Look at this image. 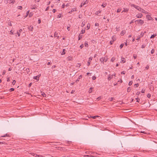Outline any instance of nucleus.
Here are the masks:
<instances>
[{"label": "nucleus", "mask_w": 157, "mask_h": 157, "mask_svg": "<svg viewBox=\"0 0 157 157\" xmlns=\"http://www.w3.org/2000/svg\"><path fill=\"white\" fill-rule=\"evenodd\" d=\"M130 5L131 7H132V9H133L135 8L138 10H140H140H141V8H140V7L138 6L135 5L134 4H131Z\"/></svg>", "instance_id": "nucleus-1"}, {"label": "nucleus", "mask_w": 157, "mask_h": 157, "mask_svg": "<svg viewBox=\"0 0 157 157\" xmlns=\"http://www.w3.org/2000/svg\"><path fill=\"white\" fill-rule=\"evenodd\" d=\"M137 21H139V23L141 25H142L144 23V21L143 20H142L140 19L139 20H136L135 22Z\"/></svg>", "instance_id": "nucleus-2"}, {"label": "nucleus", "mask_w": 157, "mask_h": 157, "mask_svg": "<svg viewBox=\"0 0 157 157\" xmlns=\"http://www.w3.org/2000/svg\"><path fill=\"white\" fill-rule=\"evenodd\" d=\"M93 59V57H90L89 58V60L88 61L87 63H88V66H89L90 65V61L92 60Z\"/></svg>", "instance_id": "nucleus-3"}, {"label": "nucleus", "mask_w": 157, "mask_h": 157, "mask_svg": "<svg viewBox=\"0 0 157 157\" xmlns=\"http://www.w3.org/2000/svg\"><path fill=\"white\" fill-rule=\"evenodd\" d=\"M67 59L68 61H72L73 60V58L72 56H69L67 57Z\"/></svg>", "instance_id": "nucleus-4"}, {"label": "nucleus", "mask_w": 157, "mask_h": 157, "mask_svg": "<svg viewBox=\"0 0 157 157\" xmlns=\"http://www.w3.org/2000/svg\"><path fill=\"white\" fill-rule=\"evenodd\" d=\"M15 2V0H8L7 1V3H9L10 4L12 3V4H13L14 2Z\"/></svg>", "instance_id": "nucleus-5"}, {"label": "nucleus", "mask_w": 157, "mask_h": 157, "mask_svg": "<svg viewBox=\"0 0 157 157\" xmlns=\"http://www.w3.org/2000/svg\"><path fill=\"white\" fill-rule=\"evenodd\" d=\"M31 154L33 155V156H35V157H42L43 156L41 155H38L37 154H35L34 153H31Z\"/></svg>", "instance_id": "nucleus-6"}, {"label": "nucleus", "mask_w": 157, "mask_h": 157, "mask_svg": "<svg viewBox=\"0 0 157 157\" xmlns=\"http://www.w3.org/2000/svg\"><path fill=\"white\" fill-rule=\"evenodd\" d=\"M69 6V4L68 3H64L63 4V5H62V7L63 8H64L65 7V6L67 7Z\"/></svg>", "instance_id": "nucleus-7"}, {"label": "nucleus", "mask_w": 157, "mask_h": 157, "mask_svg": "<svg viewBox=\"0 0 157 157\" xmlns=\"http://www.w3.org/2000/svg\"><path fill=\"white\" fill-rule=\"evenodd\" d=\"M142 14L141 13H139L136 16L138 18H140L142 17Z\"/></svg>", "instance_id": "nucleus-8"}, {"label": "nucleus", "mask_w": 157, "mask_h": 157, "mask_svg": "<svg viewBox=\"0 0 157 157\" xmlns=\"http://www.w3.org/2000/svg\"><path fill=\"white\" fill-rule=\"evenodd\" d=\"M22 31V29H19V31H17V34L19 36H20V33Z\"/></svg>", "instance_id": "nucleus-9"}, {"label": "nucleus", "mask_w": 157, "mask_h": 157, "mask_svg": "<svg viewBox=\"0 0 157 157\" xmlns=\"http://www.w3.org/2000/svg\"><path fill=\"white\" fill-rule=\"evenodd\" d=\"M88 2L87 0H85L83 3H82L81 4V6H83L85 4H87L88 3Z\"/></svg>", "instance_id": "nucleus-10"}, {"label": "nucleus", "mask_w": 157, "mask_h": 157, "mask_svg": "<svg viewBox=\"0 0 157 157\" xmlns=\"http://www.w3.org/2000/svg\"><path fill=\"white\" fill-rule=\"evenodd\" d=\"M146 17L149 20H151L152 19L151 17L149 15H146Z\"/></svg>", "instance_id": "nucleus-11"}, {"label": "nucleus", "mask_w": 157, "mask_h": 157, "mask_svg": "<svg viewBox=\"0 0 157 157\" xmlns=\"http://www.w3.org/2000/svg\"><path fill=\"white\" fill-rule=\"evenodd\" d=\"M113 77V75H109L108 76V79L109 80H110L112 79Z\"/></svg>", "instance_id": "nucleus-12"}, {"label": "nucleus", "mask_w": 157, "mask_h": 157, "mask_svg": "<svg viewBox=\"0 0 157 157\" xmlns=\"http://www.w3.org/2000/svg\"><path fill=\"white\" fill-rule=\"evenodd\" d=\"M54 36L55 37H57V38H59V36L58 35V33L56 32L55 33Z\"/></svg>", "instance_id": "nucleus-13"}, {"label": "nucleus", "mask_w": 157, "mask_h": 157, "mask_svg": "<svg viewBox=\"0 0 157 157\" xmlns=\"http://www.w3.org/2000/svg\"><path fill=\"white\" fill-rule=\"evenodd\" d=\"M40 76H39V75L36 76H34L33 78V79H36V80H39V78L40 76Z\"/></svg>", "instance_id": "nucleus-14"}, {"label": "nucleus", "mask_w": 157, "mask_h": 157, "mask_svg": "<svg viewBox=\"0 0 157 157\" xmlns=\"http://www.w3.org/2000/svg\"><path fill=\"white\" fill-rule=\"evenodd\" d=\"M125 62V60L124 59V58L122 57L121 59V63H124Z\"/></svg>", "instance_id": "nucleus-15"}, {"label": "nucleus", "mask_w": 157, "mask_h": 157, "mask_svg": "<svg viewBox=\"0 0 157 157\" xmlns=\"http://www.w3.org/2000/svg\"><path fill=\"white\" fill-rule=\"evenodd\" d=\"M82 78V75H80L78 77V79L76 80V82L77 83L79 81V79Z\"/></svg>", "instance_id": "nucleus-16"}, {"label": "nucleus", "mask_w": 157, "mask_h": 157, "mask_svg": "<svg viewBox=\"0 0 157 157\" xmlns=\"http://www.w3.org/2000/svg\"><path fill=\"white\" fill-rule=\"evenodd\" d=\"M99 117L98 116H90V117H89V118H92L94 119H95L96 118V117Z\"/></svg>", "instance_id": "nucleus-17"}, {"label": "nucleus", "mask_w": 157, "mask_h": 157, "mask_svg": "<svg viewBox=\"0 0 157 157\" xmlns=\"http://www.w3.org/2000/svg\"><path fill=\"white\" fill-rule=\"evenodd\" d=\"M65 49H63V51L61 53V55H64L65 54Z\"/></svg>", "instance_id": "nucleus-18"}, {"label": "nucleus", "mask_w": 157, "mask_h": 157, "mask_svg": "<svg viewBox=\"0 0 157 157\" xmlns=\"http://www.w3.org/2000/svg\"><path fill=\"white\" fill-rule=\"evenodd\" d=\"M100 61L101 63H104V58H101L100 59Z\"/></svg>", "instance_id": "nucleus-19"}, {"label": "nucleus", "mask_w": 157, "mask_h": 157, "mask_svg": "<svg viewBox=\"0 0 157 157\" xmlns=\"http://www.w3.org/2000/svg\"><path fill=\"white\" fill-rule=\"evenodd\" d=\"M156 36V34H153V35H152L150 37V38H154L155 36Z\"/></svg>", "instance_id": "nucleus-20"}, {"label": "nucleus", "mask_w": 157, "mask_h": 157, "mask_svg": "<svg viewBox=\"0 0 157 157\" xmlns=\"http://www.w3.org/2000/svg\"><path fill=\"white\" fill-rule=\"evenodd\" d=\"M84 45H85V47H88V43H87V42H85V43H84Z\"/></svg>", "instance_id": "nucleus-21"}, {"label": "nucleus", "mask_w": 157, "mask_h": 157, "mask_svg": "<svg viewBox=\"0 0 157 157\" xmlns=\"http://www.w3.org/2000/svg\"><path fill=\"white\" fill-rule=\"evenodd\" d=\"M92 89H93V88H92V87L90 88V89L89 90V93H90L92 92Z\"/></svg>", "instance_id": "nucleus-22"}, {"label": "nucleus", "mask_w": 157, "mask_h": 157, "mask_svg": "<svg viewBox=\"0 0 157 157\" xmlns=\"http://www.w3.org/2000/svg\"><path fill=\"white\" fill-rule=\"evenodd\" d=\"M6 136L9 137L10 136L7 134H6L5 135L1 136L2 137H5Z\"/></svg>", "instance_id": "nucleus-23"}, {"label": "nucleus", "mask_w": 157, "mask_h": 157, "mask_svg": "<svg viewBox=\"0 0 157 157\" xmlns=\"http://www.w3.org/2000/svg\"><path fill=\"white\" fill-rule=\"evenodd\" d=\"M131 90V87H128L127 88V92H130V91Z\"/></svg>", "instance_id": "nucleus-24"}, {"label": "nucleus", "mask_w": 157, "mask_h": 157, "mask_svg": "<svg viewBox=\"0 0 157 157\" xmlns=\"http://www.w3.org/2000/svg\"><path fill=\"white\" fill-rule=\"evenodd\" d=\"M29 29L30 30H32L33 29V26H30L29 27Z\"/></svg>", "instance_id": "nucleus-25"}, {"label": "nucleus", "mask_w": 157, "mask_h": 157, "mask_svg": "<svg viewBox=\"0 0 157 157\" xmlns=\"http://www.w3.org/2000/svg\"><path fill=\"white\" fill-rule=\"evenodd\" d=\"M115 58L113 57L111 59V61L112 62H113L114 61V60H115Z\"/></svg>", "instance_id": "nucleus-26"}, {"label": "nucleus", "mask_w": 157, "mask_h": 157, "mask_svg": "<svg viewBox=\"0 0 157 157\" xmlns=\"http://www.w3.org/2000/svg\"><path fill=\"white\" fill-rule=\"evenodd\" d=\"M112 39L113 40V41H114L115 40H116V39L115 38V36H112Z\"/></svg>", "instance_id": "nucleus-27"}, {"label": "nucleus", "mask_w": 157, "mask_h": 157, "mask_svg": "<svg viewBox=\"0 0 157 157\" xmlns=\"http://www.w3.org/2000/svg\"><path fill=\"white\" fill-rule=\"evenodd\" d=\"M82 38V36L80 35V34H79L78 36V40H80Z\"/></svg>", "instance_id": "nucleus-28"}, {"label": "nucleus", "mask_w": 157, "mask_h": 157, "mask_svg": "<svg viewBox=\"0 0 157 157\" xmlns=\"http://www.w3.org/2000/svg\"><path fill=\"white\" fill-rule=\"evenodd\" d=\"M100 10H98L97 12H96V14H97L98 15H99V13H100Z\"/></svg>", "instance_id": "nucleus-29"}, {"label": "nucleus", "mask_w": 157, "mask_h": 157, "mask_svg": "<svg viewBox=\"0 0 157 157\" xmlns=\"http://www.w3.org/2000/svg\"><path fill=\"white\" fill-rule=\"evenodd\" d=\"M90 25L89 24H87V29H89L90 28Z\"/></svg>", "instance_id": "nucleus-30"}, {"label": "nucleus", "mask_w": 157, "mask_h": 157, "mask_svg": "<svg viewBox=\"0 0 157 157\" xmlns=\"http://www.w3.org/2000/svg\"><path fill=\"white\" fill-rule=\"evenodd\" d=\"M41 95L44 97H45L46 96V94L44 92L42 93Z\"/></svg>", "instance_id": "nucleus-31"}, {"label": "nucleus", "mask_w": 157, "mask_h": 157, "mask_svg": "<svg viewBox=\"0 0 157 157\" xmlns=\"http://www.w3.org/2000/svg\"><path fill=\"white\" fill-rule=\"evenodd\" d=\"M22 7L21 6H18L17 9L19 10H21L22 9Z\"/></svg>", "instance_id": "nucleus-32"}, {"label": "nucleus", "mask_w": 157, "mask_h": 157, "mask_svg": "<svg viewBox=\"0 0 157 157\" xmlns=\"http://www.w3.org/2000/svg\"><path fill=\"white\" fill-rule=\"evenodd\" d=\"M33 16V13H30L29 15V17H31Z\"/></svg>", "instance_id": "nucleus-33"}, {"label": "nucleus", "mask_w": 157, "mask_h": 157, "mask_svg": "<svg viewBox=\"0 0 157 157\" xmlns=\"http://www.w3.org/2000/svg\"><path fill=\"white\" fill-rule=\"evenodd\" d=\"M149 66L148 65H147L146 67H145V69L148 70L149 68Z\"/></svg>", "instance_id": "nucleus-34"}, {"label": "nucleus", "mask_w": 157, "mask_h": 157, "mask_svg": "<svg viewBox=\"0 0 157 157\" xmlns=\"http://www.w3.org/2000/svg\"><path fill=\"white\" fill-rule=\"evenodd\" d=\"M132 81H130L128 83V85L129 86H131L132 85Z\"/></svg>", "instance_id": "nucleus-35"}, {"label": "nucleus", "mask_w": 157, "mask_h": 157, "mask_svg": "<svg viewBox=\"0 0 157 157\" xmlns=\"http://www.w3.org/2000/svg\"><path fill=\"white\" fill-rule=\"evenodd\" d=\"M154 50L153 49L151 51V53L152 54H153L154 53Z\"/></svg>", "instance_id": "nucleus-36"}, {"label": "nucleus", "mask_w": 157, "mask_h": 157, "mask_svg": "<svg viewBox=\"0 0 157 157\" xmlns=\"http://www.w3.org/2000/svg\"><path fill=\"white\" fill-rule=\"evenodd\" d=\"M124 44H121L120 46V48L121 49L122 48V47H123V46H124Z\"/></svg>", "instance_id": "nucleus-37"}, {"label": "nucleus", "mask_w": 157, "mask_h": 157, "mask_svg": "<svg viewBox=\"0 0 157 157\" xmlns=\"http://www.w3.org/2000/svg\"><path fill=\"white\" fill-rule=\"evenodd\" d=\"M139 86V84L138 83H137V84H134V86L135 87H137L138 86Z\"/></svg>", "instance_id": "nucleus-38"}, {"label": "nucleus", "mask_w": 157, "mask_h": 157, "mask_svg": "<svg viewBox=\"0 0 157 157\" xmlns=\"http://www.w3.org/2000/svg\"><path fill=\"white\" fill-rule=\"evenodd\" d=\"M106 5V4L105 3H103L102 5L101 6H102L103 7H105V6Z\"/></svg>", "instance_id": "nucleus-39"}, {"label": "nucleus", "mask_w": 157, "mask_h": 157, "mask_svg": "<svg viewBox=\"0 0 157 157\" xmlns=\"http://www.w3.org/2000/svg\"><path fill=\"white\" fill-rule=\"evenodd\" d=\"M151 94H148L147 95V96L148 98H150L151 97Z\"/></svg>", "instance_id": "nucleus-40"}, {"label": "nucleus", "mask_w": 157, "mask_h": 157, "mask_svg": "<svg viewBox=\"0 0 157 157\" xmlns=\"http://www.w3.org/2000/svg\"><path fill=\"white\" fill-rule=\"evenodd\" d=\"M14 90V89L13 88H11L10 89V92H11V91H13Z\"/></svg>", "instance_id": "nucleus-41"}, {"label": "nucleus", "mask_w": 157, "mask_h": 157, "mask_svg": "<svg viewBox=\"0 0 157 157\" xmlns=\"http://www.w3.org/2000/svg\"><path fill=\"white\" fill-rule=\"evenodd\" d=\"M62 17V14H59L58 16V18H60Z\"/></svg>", "instance_id": "nucleus-42"}, {"label": "nucleus", "mask_w": 157, "mask_h": 157, "mask_svg": "<svg viewBox=\"0 0 157 157\" xmlns=\"http://www.w3.org/2000/svg\"><path fill=\"white\" fill-rule=\"evenodd\" d=\"M144 33L143 32H142L140 34V36H141V37H143L144 36Z\"/></svg>", "instance_id": "nucleus-43"}, {"label": "nucleus", "mask_w": 157, "mask_h": 157, "mask_svg": "<svg viewBox=\"0 0 157 157\" xmlns=\"http://www.w3.org/2000/svg\"><path fill=\"white\" fill-rule=\"evenodd\" d=\"M145 90L143 89L141 91V92L142 93H144L145 92Z\"/></svg>", "instance_id": "nucleus-44"}, {"label": "nucleus", "mask_w": 157, "mask_h": 157, "mask_svg": "<svg viewBox=\"0 0 157 157\" xmlns=\"http://www.w3.org/2000/svg\"><path fill=\"white\" fill-rule=\"evenodd\" d=\"M84 47V45L83 44H81V45L80 46V47L81 49L82 48Z\"/></svg>", "instance_id": "nucleus-45"}, {"label": "nucleus", "mask_w": 157, "mask_h": 157, "mask_svg": "<svg viewBox=\"0 0 157 157\" xmlns=\"http://www.w3.org/2000/svg\"><path fill=\"white\" fill-rule=\"evenodd\" d=\"M113 98H109V100L110 101H111L113 100Z\"/></svg>", "instance_id": "nucleus-46"}, {"label": "nucleus", "mask_w": 157, "mask_h": 157, "mask_svg": "<svg viewBox=\"0 0 157 157\" xmlns=\"http://www.w3.org/2000/svg\"><path fill=\"white\" fill-rule=\"evenodd\" d=\"M140 91H138V92H137V93H136V95H139L140 94Z\"/></svg>", "instance_id": "nucleus-47"}, {"label": "nucleus", "mask_w": 157, "mask_h": 157, "mask_svg": "<svg viewBox=\"0 0 157 157\" xmlns=\"http://www.w3.org/2000/svg\"><path fill=\"white\" fill-rule=\"evenodd\" d=\"M16 83V81L15 80H14L13 81V82H12V83L13 84V85H14Z\"/></svg>", "instance_id": "nucleus-48"}, {"label": "nucleus", "mask_w": 157, "mask_h": 157, "mask_svg": "<svg viewBox=\"0 0 157 157\" xmlns=\"http://www.w3.org/2000/svg\"><path fill=\"white\" fill-rule=\"evenodd\" d=\"M85 32V30H82L81 31V33L83 34Z\"/></svg>", "instance_id": "nucleus-49"}, {"label": "nucleus", "mask_w": 157, "mask_h": 157, "mask_svg": "<svg viewBox=\"0 0 157 157\" xmlns=\"http://www.w3.org/2000/svg\"><path fill=\"white\" fill-rule=\"evenodd\" d=\"M140 37H141V36H139L137 37V38L136 40H139L140 39Z\"/></svg>", "instance_id": "nucleus-50"}, {"label": "nucleus", "mask_w": 157, "mask_h": 157, "mask_svg": "<svg viewBox=\"0 0 157 157\" xmlns=\"http://www.w3.org/2000/svg\"><path fill=\"white\" fill-rule=\"evenodd\" d=\"M67 30H68V31H70V26H67Z\"/></svg>", "instance_id": "nucleus-51"}, {"label": "nucleus", "mask_w": 157, "mask_h": 157, "mask_svg": "<svg viewBox=\"0 0 157 157\" xmlns=\"http://www.w3.org/2000/svg\"><path fill=\"white\" fill-rule=\"evenodd\" d=\"M41 22V20L40 19H39L38 21V24L40 23Z\"/></svg>", "instance_id": "nucleus-52"}, {"label": "nucleus", "mask_w": 157, "mask_h": 157, "mask_svg": "<svg viewBox=\"0 0 157 157\" xmlns=\"http://www.w3.org/2000/svg\"><path fill=\"white\" fill-rule=\"evenodd\" d=\"M96 78V77L94 76H93V77H92V79L93 80H94Z\"/></svg>", "instance_id": "nucleus-53"}, {"label": "nucleus", "mask_w": 157, "mask_h": 157, "mask_svg": "<svg viewBox=\"0 0 157 157\" xmlns=\"http://www.w3.org/2000/svg\"><path fill=\"white\" fill-rule=\"evenodd\" d=\"M145 47V45H143L141 46V48H144Z\"/></svg>", "instance_id": "nucleus-54"}, {"label": "nucleus", "mask_w": 157, "mask_h": 157, "mask_svg": "<svg viewBox=\"0 0 157 157\" xmlns=\"http://www.w3.org/2000/svg\"><path fill=\"white\" fill-rule=\"evenodd\" d=\"M113 40H111V41H110V44H112L113 43Z\"/></svg>", "instance_id": "nucleus-55"}, {"label": "nucleus", "mask_w": 157, "mask_h": 157, "mask_svg": "<svg viewBox=\"0 0 157 157\" xmlns=\"http://www.w3.org/2000/svg\"><path fill=\"white\" fill-rule=\"evenodd\" d=\"M123 34H124V31H121V35H124Z\"/></svg>", "instance_id": "nucleus-56"}, {"label": "nucleus", "mask_w": 157, "mask_h": 157, "mask_svg": "<svg viewBox=\"0 0 157 157\" xmlns=\"http://www.w3.org/2000/svg\"><path fill=\"white\" fill-rule=\"evenodd\" d=\"M32 83H30L28 85V87H30L32 85Z\"/></svg>", "instance_id": "nucleus-57"}, {"label": "nucleus", "mask_w": 157, "mask_h": 157, "mask_svg": "<svg viewBox=\"0 0 157 157\" xmlns=\"http://www.w3.org/2000/svg\"><path fill=\"white\" fill-rule=\"evenodd\" d=\"M5 73H6V71L5 70H4L3 72V73H2V75H4L5 74Z\"/></svg>", "instance_id": "nucleus-58"}, {"label": "nucleus", "mask_w": 157, "mask_h": 157, "mask_svg": "<svg viewBox=\"0 0 157 157\" xmlns=\"http://www.w3.org/2000/svg\"><path fill=\"white\" fill-rule=\"evenodd\" d=\"M99 25V24L98 23H95V26H98Z\"/></svg>", "instance_id": "nucleus-59"}, {"label": "nucleus", "mask_w": 157, "mask_h": 157, "mask_svg": "<svg viewBox=\"0 0 157 157\" xmlns=\"http://www.w3.org/2000/svg\"><path fill=\"white\" fill-rule=\"evenodd\" d=\"M58 150H62L63 149L62 148H61V147H58Z\"/></svg>", "instance_id": "nucleus-60"}, {"label": "nucleus", "mask_w": 157, "mask_h": 157, "mask_svg": "<svg viewBox=\"0 0 157 157\" xmlns=\"http://www.w3.org/2000/svg\"><path fill=\"white\" fill-rule=\"evenodd\" d=\"M31 9H36L35 6H33V7H32Z\"/></svg>", "instance_id": "nucleus-61"}, {"label": "nucleus", "mask_w": 157, "mask_h": 157, "mask_svg": "<svg viewBox=\"0 0 157 157\" xmlns=\"http://www.w3.org/2000/svg\"><path fill=\"white\" fill-rule=\"evenodd\" d=\"M125 74V72L124 71H122L121 72V74Z\"/></svg>", "instance_id": "nucleus-62"}, {"label": "nucleus", "mask_w": 157, "mask_h": 157, "mask_svg": "<svg viewBox=\"0 0 157 157\" xmlns=\"http://www.w3.org/2000/svg\"><path fill=\"white\" fill-rule=\"evenodd\" d=\"M10 34H11V35H13V32H12V31L11 30L10 31Z\"/></svg>", "instance_id": "nucleus-63"}, {"label": "nucleus", "mask_w": 157, "mask_h": 157, "mask_svg": "<svg viewBox=\"0 0 157 157\" xmlns=\"http://www.w3.org/2000/svg\"><path fill=\"white\" fill-rule=\"evenodd\" d=\"M136 99L137 100L136 101L138 102H139V101H140V99L139 98L138 99V98H136Z\"/></svg>", "instance_id": "nucleus-64"}]
</instances>
